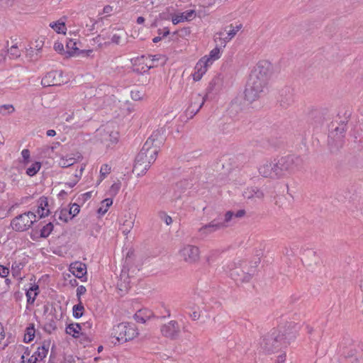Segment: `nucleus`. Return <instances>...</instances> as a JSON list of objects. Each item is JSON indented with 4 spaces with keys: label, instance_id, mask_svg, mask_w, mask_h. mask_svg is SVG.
Wrapping results in <instances>:
<instances>
[{
    "label": "nucleus",
    "instance_id": "obj_28",
    "mask_svg": "<svg viewBox=\"0 0 363 363\" xmlns=\"http://www.w3.org/2000/svg\"><path fill=\"white\" fill-rule=\"evenodd\" d=\"M49 351V344L44 343L38 347L37 350L33 354L40 363H43L44 359L47 357Z\"/></svg>",
    "mask_w": 363,
    "mask_h": 363
},
{
    "label": "nucleus",
    "instance_id": "obj_6",
    "mask_svg": "<svg viewBox=\"0 0 363 363\" xmlns=\"http://www.w3.org/2000/svg\"><path fill=\"white\" fill-rule=\"evenodd\" d=\"M36 214L32 211L22 213L14 218L11 225L16 231L23 232L29 229L35 221Z\"/></svg>",
    "mask_w": 363,
    "mask_h": 363
},
{
    "label": "nucleus",
    "instance_id": "obj_18",
    "mask_svg": "<svg viewBox=\"0 0 363 363\" xmlns=\"http://www.w3.org/2000/svg\"><path fill=\"white\" fill-rule=\"evenodd\" d=\"M196 16V12L194 10H187L179 14H177L172 17V21L174 25H177L179 23L191 21Z\"/></svg>",
    "mask_w": 363,
    "mask_h": 363
},
{
    "label": "nucleus",
    "instance_id": "obj_42",
    "mask_svg": "<svg viewBox=\"0 0 363 363\" xmlns=\"http://www.w3.org/2000/svg\"><path fill=\"white\" fill-rule=\"evenodd\" d=\"M111 167L108 164H104L101 165L100 169V182L107 177L111 172Z\"/></svg>",
    "mask_w": 363,
    "mask_h": 363
},
{
    "label": "nucleus",
    "instance_id": "obj_46",
    "mask_svg": "<svg viewBox=\"0 0 363 363\" xmlns=\"http://www.w3.org/2000/svg\"><path fill=\"white\" fill-rule=\"evenodd\" d=\"M255 187V186L247 188L242 193L244 198L247 199H254L255 198V194H254Z\"/></svg>",
    "mask_w": 363,
    "mask_h": 363
},
{
    "label": "nucleus",
    "instance_id": "obj_63",
    "mask_svg": "<svg viewBox=\"0 0 363 363\" xmlns=\"http://www.w3.org/2000/svg\"><path fill=\"white\" fill-rule=\"evenodd\" d=\"M92 51V50H80V55H83L84 56H90Z\"/></svg>",
    "mask_w": 363,
    "mask_h": 363
},
{
    "label": "nucleus",
    "instance_id": "obj_27",
    "mask_svg": "<svg viewBox=\"0 0 363 363\" xmlns=\"http://www.w3.org/2000/svg\"><path fill=\"white\" fill-rule=\"evenodd\" d=\"M67 52L70 56L80 55V50L77 47V40L69 39L66 45Z\"/></svg>",
    "mask_w": 363,
    "mask_h": 363
},
{
    "label": "nucleus",
    "instance_id": "obj_21",
    "mask_svg": "<svg viewBox=\"0 0 363 363\" xmlns=\"http://www.w3.org/2000/svg\"><path fill=\"white\" fill-rule=\"evenodd\" d=\"M66 19L65 16L62 17L56 21L51 22L49 26L57 33L65 35L67 32Z\"/></svg>",
    "mask_w": 363,
    "mask_h": 363
},
{
    "label": "nucleus",
    "instance_id": "obj_17",
    "mask_svg": "<svg viewBox=\"0 0 363 363\" xmlns=\"http://www.w3.org/2000/svg\"><path fill=\"white\" fill-rule=\"evenodd\" d=\"M40 218L48 216L50 213L48 200L45 196H41L37 202V210L35 213Z\"/></svg>",
    "mask_w": 363,
    "mask_h": 363
},
{
    "label": "nucleus",
    "instance_id": "obj_41",
    "mask_svg": "<svg viewBox=\"0 0 363 363\" xmlns=\"http://www.w3.org/2000/svg\"><path fill=\"white\" fill-rule=\"evenodd\" d=\"M233 218H234V213L233 211H229L225 213L223 220H222L221 218H219L218 219H219V223L224 224L223 228H225L229 225V223L231 222V220H233Z\"/></svg>",
    "mask_w": 363,
    "mask_h": 363
},
{
    "label": "nucleus",
    "instance_id": "obj_9",
    "mask_svg": "<svg viewBox=\"0 0 363 363\" xmlns=\"http://www.w3.org/2000/svg\"><path fill=\"white\" fill-rule=\"evenodd\" d=\"M207 96H202L199 93H192L190 96L189 106L186 109V113L192 118L195 116L201 107L203 106Z\"/></svg>",
    "mask_w": 363,
    "mask_h": 363
},
{
    "label": "nucleus",
    "instance_id": "obj_22",
    "mask_svg": "<svg viewBox=\"0 0 363 363\" xmlns=\"http://www.w3.org/2000/svg\"><path fill=\"white\" fill-rule=\"evenodd\" d=\"M26 296L27 298V303L32 305L35 301L36 296L39 294V286L34 283L30 284L29 288L26 290Z\"/></svg>",
    "mask_w": 363,
    "mask_h": 363
},
{
    "label": "nucleus",
    "instance_id": "obj_12",
    "mask_svg": "<svg viewBox=\"0 0 363 363\" xmlns=\"http://www.w3.org/2000/svg\"><path fill=\"white\" fill-rule=\"evenodd\" d=\"M224 224L219 223V219H213L210 223L202 225L199 230H198V234L199 236L203 239L213 233L223 229Z\"/></svg>",
    "mask_w": 363,
    "mask_h": 363
},
{
    "label": "nucleus",
    "instance_id": "obj_20",
    "mask_svg": "<svg viewBox=\"0 0 363 363\" xmlns=\"http://www.w3.org/2000/svg\"><path fill=\"white\" fill-rule=\"evenodd\" d=\"M230 276L235 281H241L242 282H248L251 279V274L244 273L239 268H230Z\"/></svg>",
    "mask_w": 363,
    "mask_h": 363
},
{
    "label": "nucleus",
    "instance_id": "obj_3",
    "mask_svg": "<svg viewBox=\"0 0 363 363\" xmlns=\"http://www.w3.org/2000/svg\"><path fill=\"white\" fill-rule=\"evenodd\" d=\"M281 331L277 329H273L271 332L264 336L261 342V347L266 352H273L278 349L281 345L294 340L296 337V330L294 332H285V333L280 334Z\"/></svg>",
    "mask_w": 363,
    "mask_h": 363
},
{
    "label": "nucleus",
    "instance_id": "obj_43",
    "mask_svg": "<svg viewBox=\"0 0 363 363\" xmlns=\"http://www.w3.org/2000/svg\"><path fill=\"white\" fill-rule=\"evenodd\" d=\"M8 55L11 58L16 59L21 55V52L16 45H12L8 50Z\"/></svg>",
    "mask_w": 363,
    "mask_h": 363
},
{
    "label": "nucleus",
    "instance_id": "obj_49",
    "mask_svg": "<svg viewBox=\"0 0 363 363\" xmlns=\"http://www.w3.org/2000/svg\"><path fill=\"white\" fill-rule=\"evenodd\" d=\"M21 156L23 157V163L26 164L29 162L30 151L28 149H23L21 151Z\"/></svg>",
    "mask_w": 363,
    "mask_h": 363
},
{
    "label": "nucleus",
    "instance_id": "obj_50",
    "mask_svg": "<svg viewBox=\"0 0 363 363\" xmlns=\"http://www.w3.org/2000/svg\"><path fill=\"white\" fill-rule=\"evenodd\" d=\"M10 269L9 267L0 264V277L6 278L9 274Z\"/></svg>",
    "mask_w": 363,
    "mask_h": 363
},
{
    "label": "nucleus",
    "instance_id": "obj_30",
    "mask_svg": "<svg viewBox=\"0 0 363 363\" xmlns=\"http://www.w3.org/2000/svg\"><path fill=\"white\" fill-rule=\"evenodd\" d=\"M152 313L147 309L140 310L135 314V320L141 323H145L151 316Z\"/></svg>",
    "mask_w": 363,
    "mask_h": 363
},
{
    "label": "nucleus",
    "instance_id": "obj_26",
    "mask_svg": "<svg viewBox=\"0 0 363 363\" xmlns=\"http://www.w3.org/2000/svg\"><path fill=\"white\" fill-rule=\"evenodd\" d=\"M81 156L78 155L77 157L71 155L62 157L58 161V165L62 168H67L73 166L80 159Z\"/></svg>",
    "mask_w": 363,
    "mask_h": 363
},
{
    "label": "nucleus",
    "instance_id": "obj_62",
    "mask_svg": "<svg viewBox=\"0 0 363 363\" xmlns=\"http://www.w3.org/2000/svg\"><path fill=\"white\" fill-rule=\"evenodd\" d=\"M245 214V211L244 210H239L235 213H234V218H241Z\"/></svg>",
    "mask_w": 363,
    "mask_h": 363
},
{
    "label": "nucleus",
    "instance_id": "obj_1",
    "mask_svg": "<svg viewBox=\"0 0 363 363\" xmlns=\"http://www.w3.org/2000/svg\"><path fill=\"white\" fill-rule=\"evenodd\" d=\"M272 73V65L267 61H259L252 70L245 90V97L249 102L258 99Z\"/></svg>",
    "mask_w": 363,
    "mask_h": 363
},
{
    "label": "nucleus",
    "instance_id": "obj_37",
    "mask_svg": "<svg viewBox=\"0 0 363 363\" xmlns=\"http://www.w3.org/2000/svg\"><path fill=\"white\" fill-rule=\"evenodd\" d=\"M40 168L41 163L39 162H35L33 163L29 167L27 168L26 174L30 177H33L39 172Z\"/></svg>",
    "mask_w": 363,
    "mask_h": 363
},
{
    "label": "nucleus",
    "instance_id": "obj_13",
    "mask_svg": "<svg viewBox=\"0 0 363 363\" xmlns=\"http://www.w3.org/2000/svg\"><path fill=\"white\" fill-rule=\"evenodd\" d=\"M208 62V59L203 57L197 62L194 67V72L192 73V77L194 81H199L206 74L208 69L211 66Z\"/></svg>",
    "mask_w": 363,
    "mask_h": 363
},
{
    "label": "nucleus",
    "instance_id": "obj_11",
    "mask_svg": "<svg viewBox=\"0 0 363 363\" xmlns=\"http://www.w3.org/2000/svg\"><path fill=\"white\" fill-rule=\"evenodd\" d=\"M162 335L167 338L174 340L177 338L180 334V328L179 323L176 320H170L164 324L160 328Z\"/></svg>",
    "mask_w": 363,
    "mask_h": 363
},
{
    "label": "nucleus",
    "instance_id": "obj_51",
    "mask_svg": "<svg viewBox=\"0 0 363 363\" xmlns=\"http://www.w3.org/2000/svg\"><path fill=\"white\" fill-rule=\"evenodd\" d=\"M86 291V289L84 286H79L77 289V296L79 299L81 296L84 295Z\"/></svg>",
    "mask_w": 363,
    "mask_h": 363
},
{
    "label": "nucleus",
    "instance_id": "obj_25",
    "mask_svg": "<svg viewBox=\"0 0 363 363\" xmlns=\"http://www.w3.org/2000/svg\"><path fill=\"white\" fill-rule=\"evenodd\" d=\"M66 333L72 335L73 337H79L80 335H83L82 326L80 323H72L66 327Z\"/></svg>",
    "mask_w": 363,
    "mask_h": 363
},
{
    "label": "nucleus",
    "instance_id": "obj_14",
    "mask_svg": "<svg viewBox=\"0 0 363 363\" xmlns=\"http://www.w3.org/2000/svg\"><path fill=\"white\" fill-rule=\"evenodd\" d=\"M69 272L82 281L86 280V266L81 262H75L70 264Z\"/></svg>",
    "mask_w": 363,
    "mask_h": 363
},
{
    "label": "nucleus",
    "instance_id": "obj_24",
    "mask_svg": "<svg viewBox=\"0 0 363 363\" xmlns=\"http://www.w3.org/2000/svg\"><path fill=\"white\" fill-rule=\"evenodd\" d=\"M145 59L144 64L145 67H143L142 69L144 72L148 71L150 69L157 67L158 65L157 62L161 58V55H148L147 57H143Z\"/></svg>",
    "mask_w": 363,
    "mask_h": 363
},
{
    "label": "nucleus",
    "instance_id": "obj_60",
    "mask_svg": "<svg viewBox=\"0 0 363 363\" xmlns=\"http://www.w3.org/2000/svg\"><path fill=\"white\" fill-rule=\"evenodd\" d=\"M54 48L56 51L61 52L64 50L63 45L62 43H56L54 45Z\"/></svg>",
    "mask_w": 363,
    "mask_h": 363
},
{
    "label": "nucleus",
    "instance_id": "obj_16",
    "mask_svg": "<svg viewBox=\"0 0 363 363\" xmlns=\"http://www.w3.org/2000/svg\"><path fill=\"white\" fill-rule=\"evenodd\" d=\"M340 355L345 359H348L346 363H354L357 360L356 357V350L354 345L350 344L348 346L341 345L339 349Z\"/></svg>",
    "mask_w": 363,
    "mask_h": 363
},
{
    "label": "nucleus",
    "instance_id": "obj_59",
    "mask_svg": "<svg viewBox=\"0 0 363 363\" xmlns=\"http://www.w3.org/2000/svg\"><path fill=\"white\" fill-rule=\"evenodd\" d=\"M65 121L69 122L71 121L74 118V113H72L71 114L65 113L62 116Z\"/></svg>",
    "mask_w": 363,
    "mask_h": 363
},
{
    "label": "nucleus",
    "instance_id": "obj_52",
    "mask_svg": "<svg viewBox=\"0 0 363 363\" xmlns=\"http://www.w3.org/2000/svg\"><path fill=\"white\" fill-rule=\"evenodd\" d=\"M82 326V333L86 330H90L92 328V322L91 320L86 321L83 323H80Z\"/></svg>",
    "mask_w": 363,
    "mask_h": 363
},
{
    "label": "nucleus",
    "instance_id": "obj_47",
    "mask_svg": "<svg viewBox=\"0 0 363 363\" xmlns=\"http://www.w3.org/2000/svg\"><path fill=\"white\" fill-rule=\"evenodd\" d=\"M68 211L72 217V218L76 216L80 211V206L77 203H73L68 209Z\"/></svg>",
    "mask_w": 363,
    "mask_h": 363
},
{
    "label": "nucleus",
    "instance_id": "obj_29",
    "mask_svg": "<svg viewBox=\"0 0 363 363\" xmlns=\"http://www.w3.org/2000/svg\"><path fill=\"white\" fill-rule=\"evenodd\" d=\"M218 46L219 45L217 44V46L214 48L212 50H211L208 55L202 57L203 58L208 59L209 61L208 63L211 64V65L216 60H218L221 56L222 47L220 46L219 48Z\"/></svg>",
    "mask_w": 363,
    "mask_h": 363
},
{
    "label": "nucleus",
    "instance_id": "obj_61",
    "mask_svg": "<svg viewBox=\"0 0 363 363\" xmlns=\"http://www.w3.org/2000/svg\"><path fill=\"white\" fill-rule=\"evenodd\" d=\"M190 316L193 320H196L200 318V313L195 311L190 314Z\"/></svg>",
    "mask_w": 363,
    "mask_h": 363
},
{
    "label": "nucleus",
    "instance_id": "obj_2",
    "mask_svg": "<svg viewBox=\"0 0 363 363\" xmlns=\"http://www.w3.org/2000/svg\"><path fill=\"white\" fill-rule=\"evenodd\" d=\"M162 134V130H157L149 137L136 156L134 165L135 170L140 169L142 167L141 173L143 174L149 169L150 164L155 161L159 146L164 140Z\"/></svg>",
    "mask_w": 363,
    "mask_h": 363
},
{
    "label": "nucleus",
    "instance_id": "obj_56",
    "mask_svg": "<svg viewBox=\"0 0 363 363\" xmlns=\"http://www.w3.org/2000/svg\"><path fill=\"white\" fill-rule=\"evenodd\" d=\"M5 286L3 287L4 291L7 292L10 289V285L11 284V280L7 277L5 278Z\"/></svg>",
    "mask_w": 363,
    "mask_h": 363
},
{
    "label": "nucleus",
    "instance_id": "obj_35",
    "mask_svg": "<svg viewBox=\"0 0 363 363\" xmlns=\"http://www.w3.org/2000/svg\"><path fill=\"white\" fill-rule=\"evenodd\" d=\"M35 330L34 328V325L30 324L29 326L27 327L26 330V333L24 335V342H30L35 337Z\"/></svg>",
    "mask_w": 363,
    "mask_h": 363
},
{
    "label": "nucleus",
    "instance_id": "obj_33",
    "mask_svg": "<svg viewBox=\"0 0 363 363\" xmlns=\"http://www.w3.org/2000/svg\"><path fill=\"white\" fill-rule=\"evenodd\" d=\"M134 225V219L129 216L128 219H125L123 223L121 224V227L120 229L122 230L124 235H128Z\"/></svg>",
    "mask_w": 363,
    "mask_h": 363
},
{
    "label": "nucleus",
    "instance_id": "obj_38",
    "mask_svg": "<svg viewBox=\"0 0 363 363\" xmlns=\"http://www.w3.org/2000/svg\"><path fill=\"white\" fill-rule=\"evenodd\" d=\"M84 311V307L83 304L79 302L78 304L74 305L72 308L73 317L75 318H79L83 315Z\"/></svg>",
    "mask_w": 363,
    "mask_h": 363
},
{
    "label": "nucleus",
    "instance_id": "obj_34",
    "mask_svg": "<svg viewBox=\"0 0 363 363\" xmlns=\"http://www.w3.org/2000/svg\"><path fill=\"white\" fill-rule=\"evenodd\" d=\"M113 204L112 199H105L101 201V206L98 209V213L103 216L104 215L108 210V208Z\"/></svg>",
    "mask_w": 363,
    "mask_h": 363
},
{
    "label": "nucleus",
    "instance_id": "obj_53",
    "mask_svg": "<svg viewBox=\"0 0 363 363\" xmlns=\"http://www.w3.org/2000/svg\"><path fill=\"white\" fill-rule=\"evenodd\" d=\"M84 167H85V165L82 164L79 169L77 170L76 173L74 174V179H78V182L79 181V179L82 175V173L84 170Z\"/></svg>",
    "mask_w": 363,
    "mask_h": 363
},
{
    "label": "nucleus",
    "instance_id": "obj_7",
    "mask_svg": "<svg viewBox=\"0 0 363 363\" xmlns=\"http://www.w3.org/2000/svg\"><path fill=\"white\" fill-rule=\"evenodd\" d=\"M179 257L186 263L194 264L200 259V250L194 245H183L179 250Z\"/></svg>",
    "mask_w": 363,
    "mask_h": 363
},
{
    "label": "nucleus",
    "instance_id": "obj_48",
    "mask_svg": "<svg viewBox=\"0 0 363 363\" xmlns=\"http://www.w3.org/2000/svg\"><path fill=\"white\" fill-rule=\"evenodd\" d=\"M57 328L55 325V323L54 321H50L49 323H47L45 326L44 329L46 332L48 333H51L52 331H54Z\"/></svg>",
    "mask_w": 363,
    "mask_h": 363
},
{
    "label": "nucleus",
    "instance_id": "obj_5",
    "mask_svg": "<svg viewBox=\"0 0 363 363\" xmlns=\"http://www.w3.org/2000/svg\"><path fill=\"white\" fill-rule=\"evenodd\" d=\"M278 161L283 177L295 172L302 165L301 158L294 155L282 157Z\"/></svg>",
    "mask_w": 363,
    "mask_h": 363
},
{
    "label": "nucleus",
    "instance_id": "obj_40",
    "mask_svg": "<svg viewBox=\"0 0 363 363\" xmlns=\"http://www.w3.org/2000/svg\"><path fill=\"white\" fill-rule=\"evenodd\" d=\"M53 224L52 223H48L45 225H44L40 230V237L41 238H48L52 231L53 230Z\"/></svg>",
    "mask_w": 363,
    "mask_h": 363
},
{
    "label": "nucleus",
    "instance_id": "obj_4",
    "mask_svg": "<svg viewBox=\"0 0 363 363\" xmlns=\"http://www.w3.org/2000/svg\"><path fill=\"white\" fill-rule=\"evenodd\" d=\"M111 335L119 342H126L136 337L138 335V331L135 324L121 323L113 326Z\"/></svg>",
    "mask_w": 363,
    "mask_h": 363
},
{
    "label": "nucleus",
    "instance_id": "obj_23",
    "mask_svg": "<svg viewBox=\"0 0 363 363\" xmlns=\"http://www.w3.org/2000/svg\"><path fill=\"white\" fill-rule=\"evenodd\" d=\"M60 75L61 73L57 71L50 72L42 79V84L45 86H55L58 84L56 77Z\"/></svg>",
    "mask_w": 363,
    "mask_h": 363
},
{
    "label": "nucleus",
    "instance_id": "obj_58",
    "mask_svg": "<svg viewBox=\"0 0 363 363\" xmlns=\"http://www.w3.org/2000/svg\"><path fill=\"white\" fill-rule=\"evenodd\" d=\"M78 182V179H72L70 181L65 183V186H68L69 188H73Z\"/></svg>",
    "mask_w": 363,
    "mask_h": 363
},
{
    "label": "nucleus",
    "instance_id": "obj_36",
    "mask_svg": "<svg viewBox=\"0 0 363 363\" xmlns=\"http://www.w3.org/2000/svg\"><path fill=\"white\" fill-rule=\"evenodd\" d=\"M55 216H58V219L63 222H67L69 220L72 218L67 208H62L60 211H57L55 213Z\"/></svg>",
    "mask_w": 363,
    "mask_h": 363
},
{
    "label": "nucleus",
    "instance_id": "obj_19",
    "mask_svg": "<svg viewBox=\"0 0 363 363\" xmlns=\"http://www.w3.org/2000/svg\"><path fill=\"white\" fill-rule=\"evenodd\" d=\"M273 160H264L259 165V173L264 177L270 178L273 175H276L274 171H272Z\"/></svg>",
    "mask_w": 363,
    "mask_h": 363
},
{
    "label": "nucleus",
    "instance_id": "obj_55",
    "mask_svg": "<svg viewBox=\"0 0 363 363\" xmlns=\"http://www.w3.org/2000/svg\"><path fill=\"white\" fill-rule=\"evenodd\" d=\"M121 185L119 183H114L111 185L110 191L114 194H116L119 189H120Z\"/></svg>",
    "mask_w": 363,
    "mask_h": 363
},
{
    "label": "nucleus",
    "instance_id": "obj_15",
    "mask_svg": "<svg viewBox=\"0 0 363 363\" xmlns=\"http://www.w3.org/2000/svg\"><path fill=\"white\" fill-rule=\"evenodd\" d=\"M346 130L345 125H342L337 127L333 131L330 132L329 135L330 143H333L337 146H341L342 144V140L345 137V133Z\"/></svg>",
    "mask_w": 363,
    "mask_h": 363
},
{
    "label": "nucleus",
    "instance_id": "obj_31",
    "mask_svg": "<svg viewBox=\"0 0 363 363\" xmlns=\"http://www.w3.org/2000/svg\"><path fill=\"white\" fill-rule=\"evenodd\" d=\"M25 264L20 261H15L11 265V272L12 276L17 279H21V270L24 268Z\"/></svg>",
    "mask_w": 363,
    "mask_h": 363
},
{
    "label": "nucleus",
    "instance_id": "obj_44",
    "mask_svg": "<svg viewBox=\"0 0 363 363\" xmlns=\"http://www.w3.org/2000/svg\"><path fill=\"white\" fill-rule=\"evenodd\" d=\"M14 111V108L11 104H5L0 106V113L2 115L9 114Z\"/></svg>",
    "mask_w": 363,
    "mask_h": 363
},
{
    "label": "nucleus",
    "instance_id": "obj_39",
    "mask_svg": "<svg viewBox=\"0 0 363 363\" xmlns=\"http://www.w3.org/2000/svg\"><path fill=\"white\" fill-rule=\"evenodd\" d=\"M272 171H274L276 175H273L270 177L271 179H280L283 177V174L280 169V165L279 164L278 160L274 159L273 160V167H272Z\"/></svg>",
    "mask_w": 363,
    "mask_h": 363
},
{
    "label": "nucleus",
    "instance_id": "obj_57",
    "mask_svg": "<svg viewBox=\"0 0 363 363\" xmlns=\"http://www.w3.org/2000/svg\"><path fill=\"white\" fill-rule=\"evenodd\" d=\"M113 7L110 5H107L104 7L103 13L109 16L113 12Z\"/></svg>",
    "mask_w": 363,
    "mask_h": 363
},
{
    "label": "nucleus",
    "instance_id": "obj_10",
    "mask_svg": "<svg viewBox=\"0 0 363 363\" xmlns=\"http://www.w3.org/2000/svg\"><path fill=\"white\" fill-rule=\"evenodd\" d=\"M230 30H229L227 33L224 31H220L217 33L215 35L214 40L219 46L222 48H225L227 43L229 42L237 33L241 29L242 25H238L235 27L230 26Z\"/></svg>",
    "mask_w": 363,
    "mask_h": 363
},
{
    "label": "nucleus",
    "instance_id": "obj_8",
    "mask_svg": "<svg viewBox=\"0 0 363 363\" xmlns=\"http://www.w3.org/2000/svg\"><path fill=\"white\" fill-rule=\"evenodd\" d=\"M96 136L109 147L118 142V133L117 131L111 130L108 126L100 127L96 130Z\"/></svg>",
    "mask_w": 363,
    "mask_h": 363
},
{
    "label": "nucleus",
    "instance_id": "obj_64",
    "mask_svg": "<svg viewBox=\"0 0 363 363\" xmlns=\"http://www.w3.org/2000/svg\"><path fill=\"white\" fill-rule=\"evenodd\" d=\"M28 363H40L38 359L34 356L31 355V357L28 359Z\"/></svg>",
    "mask_w": 363,
    "mask_h": 363
},
{
    "label": "nucleus",
    "instance_id": "obj_54",
    "mask_svg": "<svg viewBox=\"0 0 363 363\" xmlns=\"http://www.w3.org/2000/svg\"><path fill=\"white\" fill-rule=\"evenodd\" d=\"M255 198L257 199H262L264 196V194L262 190L258 189L257 187H255Z\"/></svg>",
    "mask_w": 363,
    "mask_h": 363
},
{
    "label": "nucleus",
    "instance_id": "obj_32",
    "mask_svg": "<svg viewBox=\"0 0 363 363\" xmlns=\"http://www.w3.org/2000/svg\"><path fill=\"white\" fill-rule=\"evenodd\" d=\"M293 101V93L290 89L283 91L281 94V99L280 100L281 105L286 106Z\"/></svg>",
    "mask_w": 363,
    "mask_h": 363
},
{
    "label": "nucleus",
    "instance_id": "obj_45",
    "mask_svg": "<svg viewBox=\"0 0 363 363\" xmlns=\"http://www.w3.org/2000/svg\"><path fill=\"white\" fill-rule=\"evenodd\" d=\"M125 35V32L123 30L119 33H114L111 37V42L116 45L120 44L121 38Z\"/></svg>",
    "mask_w": 363,
    "mask_h": 363
}]
</instances>
